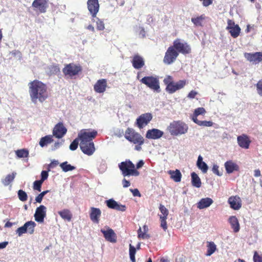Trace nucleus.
Here are the masks:
<instances>
[{"mask_svg":"<svg viewBox=\"0 0 262 262\" xmlns=\"http://www.w3.org/2000/svg\"><path fill=\"white\" fill-rule=\"evenodd\" d=\"M253 260L254 262H262V255H259L255 252L253 256Z\"/></svg>","mask_w":262,"mask_h":262,"instance_id":"54","label":"nucleus"},{"mask_svg":"<svg viewBox=\"0 0 262 262\" xmlns=\"http://www.w3.org/2000/svg\"><path fill=\"white\" fill-rule=\"evenodd\" d=\"M206 113V111L204 107H198L194 110V113L192 116V120L194 122L198 121L197 117L200 115H204Z\"/></svg>","mask_w":262,"mask_h":262,"instance_id":"36","label":"nucleus"},{"mask_svg":"<svg viewBox=\"0 0 262 262\" xmlns=\"http://www.w3.org/2000/svg\"><path fill=\"white\" fill-rule=\"evenodd\" d=\"M228 221L233 231L235 233L238 232L239 231L240 226L237 217L235 216H231L229 218Z\"/></svg>","mask_w":262,"mask_h":262,"instance_id":"28","label":"nucleus"},{"mask_svg":"<svg viewBox=\"0 0 262 262\" xmlns=\"http://www.w3.org/2000/svg\"><path fill=\"white\" fill-rule=\"evenodd\" d=\"M164 133L158 129H152L148 130V139H158L160 138Z\"/></svg>","mask_w":262,"mask_h":262,"instance_id":"29","label":"nucleus"},{"mask_svg":"<svg viewBox=\"0 0 262 262\" xmlns=\"http://www.w3.org/2000/svg\"><path fill=\"white\" fill-rule=\"evenodd\" d=\"M106 165L104 163H100L99 165L98 170L100 173L104 172L106 169Z\"/></svg>","mask_w":262,"mask_h":262,"instance_id":"56","label":"nucleus"},{"mask_svg":"<svg viewBox=\"0 0 262 262\" xmlns=\"http://www.w3.org/2000/svg\"><path fill=\"white\" fill-rule=\"evenodd\" d=\"M186 84L185 80H181L177 82L173 81L172 84L168 90L167 92L169 94H173L177 91L183 88Z\"/></svg>","mask_w":262,"mask_h":262,"instance_id":"24","label":"nucleus"},{"mask_svg":"<svg viewBox=\"0 0 262 262\" xmlns=\"http://www.w3.org/2000/svg\"><path fill=\"white\" fill-rule=\"evenodd\" d=\"M192 185L196 188H200L201 186L202 183L200 178L198 175L194 172L191 173Z\"/></svg>","mask_w":262,"mask_h":262,"instance_id":"33","label":"nucleus"},{"mask_svg":"<svg viewBox=\"0 0 262 262\" xmlns=\"http://www.w3.org/2000/svg\"><path fill=\"white\" fill-rule=\"evenodd\" d=\"M46 211L47 208L43 205L37 207L34 214L35 221L39 223L43 222L44 218L46 216Z\"/></svg>","mask_w":262,"mask_h":262,"instance_id":"13","label":"nucleus"},{"mask_svg":"<svg viewBox=\"0 0 262 262\" xmlns=\"http://www.w3.org/2000/svg\"><path fill=\"white\" fill-rule=\"evenodd\" d=\"M125 138L130 142H133L135 144L141 145L144 143V139L137 132L130 127H128L125 132Z\"/></svg>","mask_w":262,"mask_h":262,"instance_id":"4","label":"nucleus"},{"mask_svg":"<svg viewBox=\"0 0 262 262\" xmlns=\"http://www.w3.org/2000/svg\"><path fill=\"white\" fill-rule=\"evenodd\" d=\"M82 70V68L80 65L70 63L65 65L62 69V72L65 76L72 78L78 75Z\"/></svg>","mask_w":262,"mask_h":262,"instance_id":"5","label":"nucleus"},{"mask_svg":"<svg viewBox=\"0 0 262 262\" xmlns=\"http://www.w3.org/2000/svg\"><path fill=\"white\" fill-rule=\"evenodd\" d=\"M144 162L142 160H140L136 165V168L139 169L142 167L144 165Z\"/></svg>","mask_w":262,"mask_h":262,"instance_id":"62","label":"nucleus"},{"mask_svg":"<svg viewBox=\"0 0 262 262\" xmlns=\"http://www.w3.org/2000/svg\"><path fill=\"white\" fill-rule=\"evenodd\" d=\"M237 141L238 145L244 149H248L249 148L251 140L247 135L243 134L238 136L237 138Z\"/></svg>","mask_w":262,"mask_h":262,"instance_id":"19","label":"nucleus"},{"mask_svg":"<svg viewBox=\"0 0 262 262\" xmlns=\"http://www.w3.org/2000/svg\"><path fill=\"white\" fill-rule=\"evenodd\" d=\"M122 185H123V187L126 188L130 186V183L128 181H127L125 179H124L122 180Z\"/></svg>","mask_w":262,"mask_h":262,"instance_id":"60","label":"nucleus"},{"mask_svg":"<svg viewBox=\"0 0 262 262\" xmlns=\"http://www.w3.org/2000/svg\"><path fill=\"white\" fill-rule=\"evenodd\" d=\"M203 5L204 7H207L212 3L213 0H202Z\"/></svg>","mask_w":262,"mask_h":262,"instance_id":"59","label":"nucleus"},{"mask_svg":"<svg viewBox=\"0 0 262 262\" xmlns=\"http://www.w3.org/2000/svg\"><path fill=\"white\" fill-rule=\"evenodd\" d=\"M101 215V211L99 208L94 207L90 208V217L92 222L98 224L100 221Z\"/></svg>","mask_w":262,"mask_h":262,"instance_id":"18","label":"nucleus"},{"mask_svg":"<svg viewBox=\"0 0 262 262\" xmlns=\"http://www.w3.org/2000/svg\"><path fill=\"white\" fill-rule=\"evenodd\" d=\"M15 154L19 158H27L29 156V150L25 148L18 149L15 151Z\"/></svg>","mask_w":262,"mask_h":262,"instance_id":"38","label":"nucleus"},{"mask_svg":"<svg viewBox=\"0 0 262 262\" xmlns=\"http://www.w3.org/2000/svg\"><path fill=\"white\" fill-rule=\"evenodd\" d=\"M213 203V201L210 198H203L197 203V207L203 209L209 207Z\"/></svg>","mask_w":262,"mask_h":262,"instance_id":"26","label":"nucleus"},{"mask_svg":"<svg viewBox=\"0 0 262 262\" xmlns=\"http://www.w3.org/2000/svg\"><path fill=\"white\" fill-rule=\"evenodd\" d=\"M167 172L170 175V178L175 182H180L181 181L182 174L179 170H169Z\"/></svg>","mask_w":262,"mask_h":262,"instance_id":"30","label":"nucleus"},{"mask_svg":"<svg viewBox=\"0 0 262 262\" xmlns=\"http://www.w3.org/2000/svg\"><path fill=\"white\" fill-rule=\"evenodd\" d=\"M241 28L238 25H236V26L232 28H230V30H229L231 35L233 38H236L239 35L241 32Z\"/></svg>","mask_w":262,"mask_h":262,"instance_id":"37","label":"nucleus"},{"mask_svg":"<svg viewBox=\"0 0 262 262\" xmlns=\"http://www.w3.org/2000/svg\"><path fill=\"white\" fill-rule=\"evenodd\" d=\"M16 173L8 174L3 181V184L7 186L11 183L14 179Z\"/></svg>","mask_w":262,"mask_h":262,"instance_id":"44","label":"nucleus"},{"mask_svg":"<svg viewBox=\"0 0 262 262\" xmlns=\"http://www.w3.org/2000/svg\"><path fill=\"white\" fill-rule=\"evenodd\" d=\"M204 19V17L203 15L196 17H192L191 19V21L195 26H202L203 20Z\"/></svg>","mask_w":262,"mask_h":262,"instance_id":"43","label":"nucleus"},{"mask_svg":"<svg viewBox=\"0 0 262 262\" xmlns=\"http://www.w3.org/2000/svg\"><path fill=\"white\" fill-rule=\"evenodd\" d=\"M18 196L19 199L23 202L26 201L27 200V194L25 191L23 190H19L18 191Z\"/></svg>","mask_w":262,"mask_h":262,"instance_id":"45","label":"nucleus"},{"mask_svg":"<svg viewBox=\"0 0 262 262\" xmlns=\"http://www.w3.org/2000/svg\"><path fill=\"white\" fill-rule=\"evenodd\" d=\"M212 171L215 174L218 176H222L223 175V173L219 171V166L217 164H213L212 167Z\"/></svg>","mask_w":262,"mask_h":262,"instance_id":"50","label":"nucleus"},{"mask_svg":"<svg viewBox=\"0 0 262 262\" xmlns=\"http://www.w3.org/2000/svg\"><path fill=\"white\" fill-rule=\"evenodd\" d=\"M79 139L78 137L77 138L74 139L73 141L71 143L70 145V149L71 150H75L77 148L79 144Z\"/></svg>","mask_w":262,"mask_h":262,"instance_id":"48","label":"nucleus"},{"mask_svg":"<svg viewBox=\"0 0 262 262\" xmlns=\"http://www.w3.org/2000/svg\"><path fill=\"white\" fill-rule=\"evenodd\" d=\"M80 147L81 151L88 156L92 155L95 151L94 142H80Z\"/></svg>","mask_w":262,"mask_h":262,"instance_id":"12","label":"nucleus"},{"mask_svg":"<svg viewBox=\"0 0 262 262\" xmlns=\"http://www.w3.org/2000/svg\"><path fill=\"white\" fill-rule=\"evenodd\" d=\"M245 57L250 62L257 63L262 61V52L245 53Z\"/></svg>","mask_w":262,"mask_h":262,"instance_id":"14","label":"nucleus"},{"mask_svg":"<svg viewBox=\"0 0 262 262\" xmlns=\"http://www.w3.org/2000/svg\"><path fill=\"white\" fill-rule=\"evenodd\" d=\"M107 87V80L105 79L98 80L94 85V91L98 93H104Z\"/></svg>","mask_w":262,"mask_h":262,"instance_id":"22","label":"nucleus"},{"mask_svg":"<svg viewBox=\"0 0 262 262\" xmlns=\"http://www.w3.org/2000/svg\"><path fill=\"white\" fill-rule=\"evenodd\" d=\"M52 71L55 72L56 73L59 72V68L57 66H53L51 67Z\"/></svg>","mask_w":262,"mask_h":262,"instance_id":"64","label":"nucleus"},{"mask_svg":"<svg viewBox=\"0 0 262 262\" xmlns=\"http://www.w3.org/2000/svg\"><path fill=\"white\" fill-rule=\"evenodd\" d=\"M129 254L130 260L132 262H136L135 254L136 253V249L131 244H129Z\"/></svg>","mask_w":262,"mask_h":262,"instance_id":"42","label":"nucleus"},{"mask_svg":"<svg viewBox=\"0 0 262 262\" xmlns=\"http://www.w3.org/2000/svg\"><path fill=\"white\" fill-rule=\"evenodd\" d=\"M178 56V51L174 50L172 46H170L165 52L163 62L167 65L171 64L176 60Z\"/></svg>","mask_w":262,"mask_h":262,"instance_id":"8","label":"nucleus"},{"mask_svg":"<svg viewBox=\"0 0 262 262\" xmlns=\"http://www.w3.org/2000/svg\"><path fill=\"white\" fill-rule=\"evenodd\" d=\"M197 94H198L197 92L192 90L188 93V94L187 95V97L189 99H193L195 98L196 95H197Z\"/></svg>","mask_w":262,"mask_h":262,"instance_id":"58","label":"nucleus"},{"mask_svg":"<svg viewBox=\"0 0 262 262\" xmlns=\"http://www.w3.org/2000/svg\"><path fill=\"white\" fill-rule=\"evenodd\" d=\"M174 50L178 51V53H182L184 55L189 54L191 52L190 46L185 41L177 38L173 41L171 46Z\"/></svg>","mask_w":262,"mask_h":262,"instance_id":"7","label":"nucleus"},{"mask_svg":"<svg viewBox=\"0 0 262 262\" xmlns=\"http://www.w3.org/2000/svg\"><path fill=\"white\" fill-rule=\"evenodd\" d=\"M105 203L109 208L121 211H125L126 210V207L125 205L118 204L113 199L106 200Z\"/></svg>","mask_w":262,"mask_h":262,"instance_id":"20","label":"nucleus"},{"mask_svg":"<svg viewBox=\"0 0 262 262\" xmlns=\"http://www.w3.org/2000/svg\"><path fill=\"white\" fill-rule=\"evenodd\" d=\"M226 172L228 174L231 173L235 171L239 170L238 165L232 160H229L224 164Z\"/></svg>","mask_w":262,"mask_h":262,"instance_id":"25","label":"nucleus"},{"mask_svg":"<svg viewBox=\"0 0 262 262\" xmlns=\"http://www.w3.org/2000/svg\"><path fill=\"white\" fill-rule=\"evenodd\" d=\"M142 72H138V75H137V78L139 80H140L142 83L147 85V77L145 76L144 77H142Z\"/></svg>","mask_w":262,"mask_h":262,"instance_id":"52","label":"nucleus"},{"mask_svg":"<svg viewBox=\"0 0 262 262\" xmlns=\"http://www.w3.org/2000/svg\"><path fill=\"white\" fill-rule=\"evenodd\" d=\"M49 174L48 171L43 170L41 172V179L40 181L43 182L46 180L48 179Z\"/></svg>","mask_w":262,"mask_h":262,"instance_id":"55","label":"nucleus"},{"mask_svg":"<svg viewBox=\"0 0 262 262\" xmlns=\"http://www.w3.org/2000/svg\"><path fill=\"white\" fill-rule=\"evenodd\" d=\"M42 183L43 182L42 181H41L40 180H37V181H34V182L33 183V189L34 190H36L38 191H40L41 185H42Z\"/></svg>","mask_w":262,"mask_h":262,"instance_id":"49","label":"nucleus"},{"mask_svg":"<svg viewBox=\"0 0 262 262\" xmlns=\"http://www.w3.org/2000/svg\"><path fill=\"white\" fill-rule=\"evenodd\" d=\"M130 190L132 192L134 196H140V192L137 189H130Z\"/></svg>","mask_w":262,"mask_h":262,"instance_id":"61","label":"nucleus"},{"mask_svg":"<svg viewBox=\"0 0 262 262\" xmlns=\"http://www.w3.org/2000/svg\"><path fill=\"white\" fill-rule=\"evenodd\" d=\"M119 167L124 177L129 176H137L139 172L136 169L135 165L129 160L122 162L119 164Z\"/></svg>","mask_w":262,"mask_h":262,"instance_id":"3","label":"nucleus"},{"mask_svg":"<svg viewBox=\"0 0 262 262\" xmlns=\"http://www.w3.org/2000/svg\"><path fill=\"white\" fill-rule=\"evenodd\" d=\"M105 239L111 243H115L117 242V236L114 230L110 227L107 230L101 229Z\"/></svg>","mask_w":262,"mask_h":262,"instance_id":"16","label":"nucleus"},{"mask_svg":"<svg viewBox=\"0 0 262 262\" xmlns=\"http://www.w3.org/2000/svg\"><path fill=\"white\" fill-rule=\"evenodd\" d=\"M163 82L166 85L165 90L167 92L173 82V79L172 76L168 75L164 79Z\"/></svg>","mask_w":262,"mask_h":262,"instance_id":"41","label":"nucleus"},{"mask_svg":"<svg viewBox=\"0 0 262 262\" xmlns=\"http://www.w3.org/2000/svg\"><path fill=\"white\" fill-rule=\"evenodd\" d=\"M132 62L134 68L136 69H140L144 65L143 59L138 55H136L133 57Z\"/></svg>","mask_w":262,"mask_h":262,"instance_id":"27","label":"nucleus"},{"mask_svg":"<svg viewBox=\"0 0 262 262\" xmlns=\"http://www.w3.org/2000/svg\"><path fill=\"white\" fill-rule=\"evenodd\" d=\"M227 24H228V26L226 27V29L227 30H230V28H232V27H234L236 26V25H235L234 22L232 20H231V19L228 20Z\"/></svg>","mask_w":262,"mask_h":262,"instance_id":"57","label":"nucleus"},{"mask_svg":"<svg viewBox=\"0 0 262 262\" xmlns=\"http://www.w3.org/2000/svg\"><path fill=\"white\" fill-rule=\"evenodd\" d=\"M256 87L257 94L262 97V79L257 82Z\"/></svg>","mask_w":262,"mask_h":262,"instance_id":"51","label":"nucleus"},{"mask_svg":"<svg viewBox=\"0 0 262 262\" xmlns=\"http://www.w3.org/2000/svg\"><path fill=\"white\" fill-rule=\"evenodd\" d=\"M136 124L140 128H142L147 124V114H144L137 118Z\"/></svg>","mask_w":262,"mask_h":262,"instance_id":"31","label":"nucleus"},{"mask_svg":"<svg viewBox=\"0 0 262 262\" xmlns=\"http://www.w3.org/2000/svg\"><path fill=\"white\" fill-rule=\"evenodd\" d=\"M58 214L61 218L67 221H71L72 218V214L68 209H63L58 212Z\"/></svg>","mask_w":262,"mask_h":262,"instance_id":"35","label":"nucleus"},{"mask_svg":"<svg viewBox=\"0 0 262 262\" xmlns=\"http://www.w3.org/2000/svg\"><path fill=\"white\" fill-rule=\"evenodd\" d=\"M230 207L234 210H238L242 207V201L238 196H230L228 200Z\"/></svg>","mask_w":262,"mask_h":262,"instance_id":"21","label":"nucleus"},{"mask_svg":"<svg viewBox=\"0 0 262 262\" xmlns=\"http://www.w3.org/2000/svg\"><path fill=\"white\" fill-rule=\"evenodd\" d=\"M98 134L97 131L91 129H82L78 133V136L80 142H93Z\"/></svg>","mask_w":262,"mask_h":262,"instance_id":"6","label":"nucleus"},{"mask_svg":"<svg viewBox=\"0 0 262 262\" xmlns=\"http://www.w3.org/2000/svg\"><path fill=\"white\" fill-rule=\"evenodd\" d=\"M60 166L64 172H68L74 170L76 167L68 163V162H64L60 164Z\"/></svg>","mask_w":262,"mask_h":262,"instance_id":"39","label":"nucleus"},{"mask_svg":"<svg viewBox=\"0 0 262 262\" xmlns=\"http://www.w3.org/2000/svg\"><path fill=\"white\" fill-rule=\"evenodd\" d=\"M159 209L160 211V214H159L160 220V226L164 231H166L167 229L166 219L169 211L168 209L162 204L160 205Z\"/></svg>","mask_w":262,"mask_h":262,"instance_id":"11","label":"nucleus"},{"mask_svg":"<svg viewBox=\"0 0 262 262\" xmlns=\"http://www.w3.org/2000/svg\"><path fill=\"white\" fill-rule=\"evenodd\" d=\"M188 129V125L181 121H173L168 127V130L170 134L176 136L186 134Z\"/></svg>","mask_w":262,"mask_h":262,"instance_id":"2","label":"nucleus"},{"mask_svg":"<svg viewBox=\"0 0 262 262\" xmlns=\"http://www.w3.org/2000/svg\"><path fill=\"white\" fill-rule=\"evenodd\" d=\"M138 237L139 238H145L146 237V234L145 232V226H144V232L142 231V229L140 228L138 230Z\"/></svg>","mask_w":262,"mask_h":262,"instance_id":"53","label":"nucleus"},{"mask_svg":"<svg viewBox=\"0 0 262 262\" xmlns=\"http://www.w3.org/2000/svg\"><path fill=\"white\" fill-rule=\"evenodd\" d=\"M43 198L39 194L35 198V201L37 203H41Z\"/></svg>","mask_w":262,"mask_h":262,"instance_id":"63","label":"nucleus"},{"mask_svg":"<svg viewBox=\"0 0 262 262\" xmlns=\"http://www.w3.org/2000/svg\"><path fill=\"white\" fill-rule=\"evenodd\" d=\"M148 88L155 92L160 93L161 89L158 78L148 76Z\"/></svg>","mask_w":262,"mask_h":262,"instance_id":"23","label":"nucleus"},{"mask_svg":"<svg viewBox=\"0 0 262 262\" xmlns=\"http://www.w3.org/2000/svg\"><path fill=\"white\" fill-rule=\"evenodd\" d=\"M216 247L213 242H208L207 246V252L206 253L207 256H210L212 255L216 250Z\"/></svg>","mask_w":262,"mask_h":262,"instance_id":"40","label":"nucleus"},{"mask_svg":"<svg viewBox=\"0 0 262 262\" xmlns=\"http://www.w3.org/2000/svg\"><path fill=\"white\" fill-rule=\"evenodd\" d=\"M196 166L203 173H206L207 172L208 166L205 162L203 161V158L201 155L198 157Z\"/></svg>","mask_w":262,"mask_h":262,"instance_id":"32","label":"nucleus"},{"mask_svg":"<svg viewBox=\"0 0 262 262\" xmlns=\"http://www.w3.org/2000/svg\"><path fill=\"white\" fill-rule=\"evenodd\" d=\"M96 28L99 31H103L105 29L104 22L98 18L96 20Z\"/></svg>","mask_w":262,"mask_h":262,"instance_id":"47","label":"nucleus"},{"mask_svg":"<svg viewBox=\"0 0 262 262\" xmlns=\"http://www.w3.org/2000/svg\"><path fill=\"white\" fill-rule=\"evenodd\" d=\"M53 142V136L47 135L40 139L39 144L41 147H43Z\"/></svg>","mask_w":262,"mask_h":262,"instance_id":"34","label":"nucleus"},{"mask_svg":"<svg viewBox=\"0 0 262 262\" xmlns=\"http://www.w3.org/2000/svg\"><path fill=\"white\" fill-rule=\"evenodd\" d=\"M35 225L36 224L33 221L27 222L23 226L19 227L17 229L16 233L18 234L19 236L22 235L27 231L30 234H32L34 231V227Z\"/></svg>","mask_w":262,"mask_h":262,"instance_id":"10","label":"nucleus"},{"mask_svg":"<svg viewBox=\"0 0 262 262\" xmlns=\"http://www.w3.org/2000/svg\"><path fill=\"white\" fill-rule=\"evenodd\" d=\"M196 124L200 126L210 127L213 125V122L210 121H200L198 120L195 122Z\"/></svg>","mask_w":262,"mask_h":262,"instance_id":"46","label":"nucleus"},{"mask_svg":"<svg viewBox=\"0 0 262 262\" xmlns=\"http://www.w3.org/2000/svg\"><path fill=\"white\" fill-rule=\"evenodd\" d=\"M29 93L31 101L42 103L48 98V88L42 82L34 80L28 83Z\"/></svg>","mask_w":262,"mask_h":262,"instance_id":"1","label":"nucleus"},{"mask_svg":"<svg viewBox=\"0 0 262 262\" xmlns=\"http://www.w3.org/2000/svg\"><path fill=\"white\" fill-rule=\"evenodd\" d=\"M88 8L93 17H96L99 10L98 0H88L87 2Z\"/></svg>","mask_w":262,"mask_h":262,"instance_id":"17","label":"nucleus"},{"mask_svg":"<svg viewBox=\"0 0 262 262\" xmlns=\"http://www.w3.org/2000/svg\"><path fill=\"white\" fill-rule=\"evenodd\" d=\"M32 6L34 10L39 13H44L47 11L48 7V0H34Z\"/></svg>","mask_w":262,"mask_h":262,"instance_id":"9","label":"nucleus"},{"mask_svg":"<svg viewBox=\"0 0 262 262\" xmlns=\"http://www.w3.org/2000/svg\"><path fill=\"white\" fill-rule=\"evenodd\" d=\"M67 128L64 126L61 122L58 123L54 127L53 130V135L55 137L59 139L61 138L66 134Z\"/></svg>","mask_w":262,"mask_h":262,"instance_id":"15","label":"nucleus"}]
</instances>
